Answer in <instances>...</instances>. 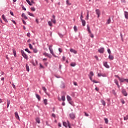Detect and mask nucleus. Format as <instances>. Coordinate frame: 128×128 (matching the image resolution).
Segmentation results:
<instances>
[{
  "mask_svg": "<svg viewBox=\"0 0 128 128\" xmlns=\"http://www.w3.org/2000/svg\"><path fill=\"white\" fill-rule=\"evenodd\" d=\"M52 45H50V46H48V50L50 52V53L52 55V56H54V58H58V56H56L54 52V50L52 49Z\"/></svg>",
  "mask_w": 128,
  "mask_h": 128,
  "instance_id": "obj_1",
  "label": "nucleus"
},
{
  "mask_svg": "<svg viewBox=\"0 0 128 128\" xmlns=\"http://www.w3.org/2000/svg\"><path fill=\"white\" fill-rule=\"evenodd\" d=\"M21 53H22V55L24 57V58L26 60L28 58V56H27V55L26 54V52H24V50H21Z\"/></svg>",
  "mask_w": 128,
  "mask_h": 128,
  "instance_id": "obj_2",
  "label": "nucleus"
},
{
  "mask_svg": "<svg viewBox=\"0 0 128 128\" xmlns=\"http://www.w3.org/2000/svg\"><path fill=\"white\" fill-rule=\"evenodd\" d=\"M62 124L64 126L65 128H67L70 124V122L67 120V122H63Z\"/></svg>",
  "mask_w": 128,
  "mask_h": 128,
  "instance_id": "obj_3",
  "label": "nucleus"
},
{
  "mask_svg": "<svg viewBox=\"0 0 128 128\" xmlns=\"http://www.w3.org/2000/svg\"><path fill=\"white\" fill-rule=\"evenodd\" d=\"M122 93L125 96H128V94L125 89H122Z\"/></svg>",
  "mask_w": 128,
  "mask_h": 128,
  "instance_id": "obj_4",
  "label": "nucleus"
},
{
  "mask_svg": "<svg viewBox=\"0 0 128 128\" xmlns=\"http://www.w3.org/2000/svg\"><path fill=\"white\" fill-rule=\"evenodd\" d=\"M52 18L53 19L51 20V22H53L54 24H56V16L54 15H52Z\"/></svg>",
  "mask_w": 128,
  "mask_h": 128,
  "instance_id": "obj_5",
  "label": "nucleus"
},
{
  "mask_svg": "<svg viewBox=\"0 0 128 128\" xmlns=\"http://www.w3.org/2000/svg\"><path fill=\"white\" fill-rule=\"evenodd\" d=\"M104 48H102L98 49V52L100 54H104Z\"/></svg>",
  "mask_w": 128,
  "mask_h": 128,
  "instance_id": "obj_6",
  "label": "nucleus"
},
{
  "mask_svg": "<svg viewBox=\"0 0 128 128\" xmlns=\"http://www.w3.org/2000/svg\"><path fill=\"white\" fill-rule=\"evenodd\" d=\"M70 117L72 119V120L74 119L75 118H76V114H74V113H73V112L70 114Z\"/></svg>",
  "mask_w": 128,
  "mask_h": 128,
  "instance_id": "obj_7",
  "label": "nucleus"
},
{
  "mask_svg": "<svg viewBox=\"0 0 128 128\" xmlns=\"http://www.w3.org/2000/svg\"><path fill=\"white\" fill-rule=\"evenodd\" d=\"M2 20L5 22L8 23V20L6 18L4 14H2Z\"/></svg>",
  "mask_w": 128,
  "mask_h": 128,
  "instance_id": "obj_8",
  "label": "nucleus"
},
{
  "mask_svg": "<svg viewBox=\"0 0 128 128\" xmlns=\"http://www.w3.org/2000/svg\"><path fill=\"white\" fill-rule=\"evenodd\" d=\"M43 56H47V57H48L50 58H52L50 55V54H49L48 53H46V52L43 53Z\"/></svg>",
  "mask_w": 128,
  "mask_h": 128,
  "instance_id": "obj_9",
  "label": "nucleus"
},
{
  "mask_svg": "<svg viewBox=\"0 0 128 128\" xmlns=\"http://www.w3.org/2000/svg\"><path fill=\"white\" fill-rule=\"evenodd\" d=\"M70 52L75 54H77V51L73 48L70 49Z\"/></svg>",
  "mask_w": 128,
  "mask_h": 128,
  "instance_id": "obj_10",
  "label": "nucleus"
},
{
  "mask_svg": "<svg viewBox=\"0 0 128 128\" xmlns=\"http://www.w3.org/2000/svg\"><path fill=\"white\" fill-rule=\"evenodd\" d=\"M22 17L25 20H27L28 19V17L26 16L24 13H22Z\"/></svg>",
  "mask_w": 128,
  "mask_h": 128,
  "instance_id": "obj_11",
  "label": "nucleus"
},
{
  "mask_svg": "<svg viewBox=\"0 0 128 128\" xmlns=\"http://www.w3.org/2000/svg\"><path fill=\"white\" fill-rule=\"evenodd\" d=\"M114 82H115V84H116L117 85V86L118 88H120V86L118 84V82L117 80L115 79L114 80Z\"/></svg>",
  "mask_w": 128,
  "mask_h": 128,
  "instance_id": "obj_12",
  "label": "nucleus"
},
{
  "mask_svg": "<svg viewBox=\"0 0 128 128\" xmlns=\"http://www.w3.org/2000/svg\"><path fill=\"white\" fill-rule=\"evenodd\" d=\"M12 52H13V54H14V56L15 58H16L17 54H16V50L15 49H14V48H12Z\"/></svg>",
  "mask_w": 128,
  "mask_h": 128,
  "instance_id": "obj_13",
  "label": "nucleus"
},
{
  "mask_svg": "<svg viewBox=\"0 0 128 128\" xmlns=\"http://www.w3.org/2000/svg\"><path fill=\"white\" fill-rule=\"evenodd\" d=\"M124 15L125 18L128 20V12L125 11L124 12Z\"/></svg>",
  "mask_w": 128,
  "mask_h": 128,
  "instance_id": "obj_14",
  "label": "nucleus"
},
{
  "mask_svg": "<svg viewBox=\"0 0 128 128\" xmlns=\"http://www.w3.org/2000/svg\"><path fill=\"white\" fill-rule=\"evenodd\" d=\"M14 116H15V117L16 118L18 119V120L20 119V116L18 114V112H15Z\"/></svg>",
  "mask_w": 128,
  "mask_h": 128,
  "instance_id": "obj_15",
  "label": "nucleus"
},
{
  "mask_svg": "<svg viewBox=\"0 0 128 128\" xmlns=\"http://www.w3.org/2000/svg\"><path fill=\"white\" fill-rule=\"evenodd\" d=\"M81 22L83 26H84L86 24V22L84 20H82Z\"/></svg>",
  "mask_w": 128,
  "mask_h": 128,
  "instance_id": "obj_16",
  "label": "nucleus"
},
{
  "mask_svg": "<svg viewBox=\"0 0 128 128\" xmlns=\"http://www.w3.org/2000/svg\"><path fill=\"white\" fill-rule=\"evenodd\" d=\"M104 66L107 68H110V66L108 65L107 62H105L104 64Z\"/></svg>",
  "mask_w": 128,
  "mask_h": 128,
  "instance_id": "obj_17",
  "label": "nucleus"
},
{
  "mask_svg": "<svg viewBox=\"0 0 128 128\" xmlns=\"http://www.w3.org/2000/svg\"><path fill=\"white\" fill-rule=\"evenodd\" d=\"M118 80H120V82H125V78H118Z\"/></svg>",
  "mask_w": 128,
  "mask_h": 128,
  "instance_id": "obj_18",
  "label": "nucleus"
},
{
  "mask_svg": "<svg viewBox=\"0 0 128 128\" xmlns=\"http://www.w3.org/2000/svg\"><path fill=\"white\" fill-rule=\"evenodd\" d=\"M87 30H88L89 34L92 33V31H91V30L90 29V27L88 25H87Z\"/></svg>",
  "mask_w": 128,
  "mask_h": 128,
  "instance_id": "obj_19",
  "label": "nucleus"
},
{
  "mask_svg": "<svg viewBox=\"0 0 128 128\" xmlns=\"http://www.w3.org/2000/svg\"><path fill=\"white\" fill-rule=\"evenodd\" d=\"M66 98H67V100L68 102H71L72 98L70 96L68 95Z\"/></svg>",
  "mask_w": 128,
  "mask_h": 128,
  "instance_id": "obj_20",
  "label": "nucleus"
},
{
  "mask_svg": "<svg viewBox=\"0 0 128 128\" xmlns=\"http://www.w3.org/2000/svg\"><path fill=\"white\" fill-rule=\"evenodd\" d=\"M108 58H109V59H110V60H114V56H112V55H110V54L109 55Z\"/></svg>",
  "mask_w": 128,
  "mask_h": 128,
  "instance_id": "obj_21",
  "label": "nucleus"
},
{
  "mask_svg": "<svg viewBox=\"0 0 128 128\" xmlns=\"http://www.w3.org/2000/svg\"><path fill=\"white\" fill-rule=\"evenodd\" d=\"M100 102H101L102 104L104 106L106 104L105 101L104 100H101Z\"/></svg>",
  "mask_w": 128,
  "mask_h": 128,
  "instance_id": "obj_22",
  "label": "nucleus"
},
{
  "mask_svg": "<svg viewBox=\"0 0 128 128\" xmlns=\"http://www.w3.org/2000/svg\"><path fill=\"white\" fill-rule=\"evenodd\" d=\"M26 71L28 72L30 71V68H29V66L27 64H26Z\"/></svg>",
  "mask_w": 128,
  "mask_h": 128,
  "instance_id": "obj_23",
  "label": "nucleus"
},
{
  "mask_svg": "<svg viewBox=\"0 0 128 128\" xmlns=\"http://www.w3.org/2000/svg\"><path fill=\"white\" fill-rule=\"evenodd\" d=\"M10 104V100H7V108H8L9 107Z\"/></svg>",
  "mask_w": 128,
  "mask_h": 128,
  "instance_id": "obj_24",
  "label": "nucleus"
},
{
  "mask_svg": "<svg viewBox=\"0 0 128 128\" xmlns=\"http://www.w3.org/2000/svg\"><path fill=\"white\" fill-rule=\"evenodd\" d=\"M28 15H29L30 16H32V17H34V16L33 14L30 13L29 12H28Z\"/></svg>",
  "mask_w": 128,
  "mask_h": 128,
  "instance_id": "obj_25",
  "label": "nucleus"
},
{
  "mask_svg": "<svg viewBox=\"0 0 128 128\" xmlns=\"http://www.w3.org/2000/svg\"><path fill=\"white\" fill-rule=\"evenodd\" d=\"M94 74L92 72H90V74L88 75V76H92V77L94 76Z\"/></svg>",
  "mask_w": 128,
  "mask_h": 128,
  "instance_id": "obj_26",
  "label": "nucleus"
},
{
  "mask_svg": "<svg viewBox=\"0 0 128 128\" xmlns=\"http://www.w3.org/2000/svg\"><path fill=\"white\" fill-rule=\"evenodd\" d=\"M34 52L35 54H37L38 52V50L36 48H33Z\"/></svg>",
  "mask_w": 128,
  "mask_h": 128,
  "instance_id": "obj_27",
  "label": "nucleus"
},
{
  "mask_svg": "<svg viewBox=\"0 0 128 128\" xmlns=\"http://www.w3.org/2000/svg\"><path fill=\"white\" fill-rule=\"evenodd\" d=\"M36 97L38 100H40V97L38 94H36Z\"/></svg>",
  "mask_w": 128,
  "mask_h": 128,
  "instance_id": "obj_28",
  "label": "nucleus"
},
{
  "mask_svg": "<svg viewBox=\"0 0 128 128\" xmlns=\"http://www.w3.org/2000/svg\"><path fill=\"white\" fill-rule=\"evenodd\" d=\"M48 24L50 26H52V22L51 21H48Z\"/></svg>",
  "mask_w": 128,
  "mask_h": 128,
  "instance_id": "obj_29",
  "label": "nucleus"
},
{
  "mask_svg": "<svg viewBox=\"0 0 128 128\" xmlns=\"http://www.w3.org/2000/svg\"><path fill=\"white\" fill-rule=\"evenodd\" d=\"M42 90H44V92L46 93V89L44 86H42Z\"/></svg>",
  "mask_w": 128,
  "mask_h": 128,
  "instance_id": "obj_30",
  "label": "nucleus"
},
{
  "mask_svg": "<svg viewBox=\"0 0 128 128\" xmlns=\"http://www.w3.org/2000/svg\"><path fill=\"white\" fill-rule=\"evenodd\" d=\"M25 51L30 54H31L30 51L28 48L25 49Z\"/></svg>",
  "mask_w": 128,
  "mask_h": 128,
  "instance_id": "obj_31",
  "label": "nucleus"
},
{
  "mask_svg": "<svg viewBox=\"0 0 128 128\" xmlns=\"http://www.w3.org/2000/svg\"><path fill=\"white\" fill-rule=\"evenodd\" d=\"M76 66V64L75 62H72V63H71V64H70V66H71L74 67V66Z\"/></svg>",
  "mask_w": 128,
  "mask_h": 128,
  "instance_id": "obj_32",
  "label": "nucleus"
},
{
  "mask_svg": "<svg viewBox=\"0 0 128 128\" xmlns=\"http://www.w3.org/2000/svg\"><path fill=\"white\" fill-rule=\"evenodd\" d=\"M60 88H65V85L64 84H62L61 85H60Z\"/></svg>",
  "mask_w": 128,
  "mask_h": 128,
  "instance_id": "obj_33",
  "label": "nucleus"
},
{
  "mask_svg": "<svg viewBox=\"0 0 128 128\" xmlns=\"http://www.w3.org/2000/svg\"><path fill=\"white\" fill-rule=\"evenodd\" d=\"M44 104L45 105H47L48 104V100L47 99H44Z\"/></svg>",
  "mask_w": 128,
  "mask_h": 128,
  "instance_id": "obj_34",
  "label": "nucleus"
},
{
  "mask_svg": "<svg viewBox=\"0 0 128 128\" xmlns=\"http://www.w3.org/2000/svg\"><path fill=\"white\" fill-rule=\"evenodd\" d=\"M88 19H89V12H87V15H86V20H88Z\"/></svg>",
  "mask_w": 128,
  "mask_h": 128,
  "instance_id": "obj_35",
  "label": "nucleus"
},
{
  "mask_svg": "<svg viewBox=\"0 0 128 128\" xmlns=\"http://www.w3.org/2000/svg\"><path fill=\"white\" fill-rule=\"evenodd\" d=\"M36 122H38V124H40V119L38 118H36Z\"/></svg>",
  "mask_w": 128,
  "mask_h": 128,
  "instance_id": "obj_36",
  "label": "nucleus"
},
{
  "mask_svg": "<svg viewBox=\"0 0 128 128\" xmlns=\"http://www.w3.org/2000/svg\"><path fill=\"white\" fill-rule=\"evenodd\" d=\"M96 14L97 15H100V10H96Z\"/></svg>",
  "mask_w": 128,
  "mask_h": 128,
  "instance_id": "obj_37",
  "label": "nucleus"
},
{
  "mask_svg": "<svg viewBox=\"0 0 128 128\" xmlns=\"http://www.w3.org/2000/svg\"><path fill=\"white\" fill-rule=\"evenodd\" d=\"M74 32H76L78 31V28L76 26H74Z\"/></svg>",
  "mask_w": 128,
  "mask_h": 128,
  "instance_id": "obj_38",
  "label": "nucleus"
},
{
  "mask_svg": "<svg viewBox=\"0 0 128 128\" xmlns=\"http://www.w3.org/2000/svg\"><path fill=\"white\" fill-rule=\"evenodd\" d=\"M58 36H60V38H62L64 37V35L60 33H58Z\"/></svg>",
  "mask_w": 128,
  "mask_h": 128,
  "instance_id": "obj_39",
  "label": "nucleus"
},
{
  "mask_svg": "<svg viewBox=\"0 0 128 128\" xmlns=\"http://www.w3.org/2000/svg\"><path fill=\"white\" fill-rule=\"evenodd\" d=\"M104 120H105V122L106 124H108V118H104Z\"/></svg>",
  "mask_w": 128,
  "mask_h": 128,
  "instance_id": "obj_40",
  "label": "nucleus"
},
{
  "mask_svg": "<svg viewBox=\"0 0 128 128\" xmlns=\"http://www.w3.org/2000/svg\"><path fill=\"white\" fill-rule=\"evenodd\" d=\"M83 18H84V16H82V13H81L80 16V20H83V19H82Z\"/></svg>",
  "mask_w": 128,
  "mask_h": 128,
  "instance_id": "obj_41",
  "label": "nucleus"
},
{
  "mask_svg": "<svg viewBox=\"0 0 128 128\" xmlns=\"http://www.w3.org/2000/svg\"><path fill=\"white\" fill-rule=\"evenodd\" d=\"M66 4L68 5H69V6H70V5L72 4L70 3L69 2V0H67L66 1Z\"/></svg>",
  "mask_w": 128,
  "mask_h": 128,
  "instance_id": "obj_42",
  "label": "nucleus"
},
{
  "mask_svg": "<svg viewBox=\"0 0 128 128\" xmlns=\"http://www.w3.org/2000/svg\"><path fill=\"white\" fill-rule=\"evenodd\" d=\"M29 48H30V50H33L34 49L33 48H32V45L30 44H29Z\"/></svg>",
  "mask_w": 128,
  "mask_h": 128,
  "instance_id": "obj_43",
  "label": "nucleus"
},
{
  "mask_svg": "<svg viewBox=\"0 0 128 128\" xmlns=\"http://www.w3.org/2000/svg\"><path fill=\"white\" fill-rule=\"evenodd\" d=\"M22 20L24 24H26V22L24 20L22 19Z\"/></svg>",
  "mask_w": 128,
  "mask_h": 128,
  "instance_id": "obj_44",
  "label": "nucleus"
},
{
  "mask_svg": "<svg viewBox=\"0 0 128 128\" xmlns=\"http://www.w3.org/2000/svg\"><path fill=\"white\" fill-rule=\"evenodd\" d=\"M26 2L28 3V4L30 6H32V4H30V2L29 0H26Z\"/></svg>",
  "mask_w": 128,
  "mask_h": 128,
  "instance_id": "obj_45",
  "label": "nucleus"
},
{
  "mask_svg": "<svg viewBox=\"0 0 128 128\" xmlns=\"http://www.w3.org/2000/svg\"><path fill=\"white\" fill-rule=\"evenodd\" d=\"M30 8L32 12H35L36 8L34 7H32Z\"/></svg>",
  "mask_w": 128,
  "mask_h": 128,
  "instance_id": "obj_46",
  "label": "nucleus"
},
{
  "mask_svg": "<svg viewBox=\"0 0 128 128\" xmlns=\"http://www.w3.org/2000/svg\"><path fill=\"white\" fill-rule=\"evenodd\" d=\"M111 22V20L110 18L108 20V22H107V24H110Z\"/></svg>",
  "mask_w": 128,
  "mask_h": 128,
  "instance_id": "obj_47",
  "label": "nucleus"
},
{
  "mask_svg": "<svg viewBox=\"0 0 128 128\" xmlns=\"http://www.w3.org/2000/svg\"><path fill=\"white\" fill-rule=\"evenodd\" d=\"M62 101H65V96H62Z\"/></svg>",
  "mask_w": 128,
  "mask_h": 128,
  "instance_id": "obj_48",
  "label": "nucleus"
},
{
  "mask_svg": "<svg viewBox=\"0 0 128 128\" xmlns=\"http://www.w3.org/2000/svg\"><path fill=\"white\" fill-rule=\"evenodd\" d=\"M90 34V37H91L92 38H94V34H92V32H91V34Z\"/></svg>",
  "mask_w": 128,
  "mask_h": 128,
  "instance_id": "obj_49",
  "label": "nucleus"
},
{
  "mask_svg": "<svg viewBox=\"0 0 128 128\" xmlns=\"http://www.w3.org/2000/svg\"><path fill=\"white\" fill-rule=\"evenodd\" d=\"M124 120H128V116H126V117L124 118Z\"/></svg>",
  "mask_w": 128,
  "mask_h": 128,
  "instance_id": "obj_50",
  "label": "nucleus"
},
{
  "mask_svg": "<svg viewBox=\"0 0 128 128\" xmlns=\"http://www.w3.org/2000/svg\"><path fill=\"white\" fill-rule=\"evenodd\" d=\"M108 53L109 55L111 54V51L110 49L108 50Z\"/></svg>",
  "mask_w": 128,
  "mask_h": 128,
  "instance_id": "obj_51",
  "label": "nucleus"
},
{
  "mask_svg": "<svg viewBox=\"0 0 128 128\" xmlns=\"http://www.w3.org/2000/svg\"><path fill=\"white\" fill-rule=\"evenodd\" d=\"M58 50H59V52L60 53H62V49L60 48H58Z\"/></svg>",
  "mask_w": 128,
  "mask_h": 128,
  "instance_id": "obj_52",
  "label": "nucleus"
},
{
  "mask_svg": "<svg viewBox=\"0 0 128 128\" xmlns=\"http://www.w3.org/2000/svg\"><path fill=\"white\" fill-rule=\"evenodd\" d=\"M89 76V78L90 79V80L92 81V82H93L94 80H92V76Z\"/></svg>",
  "mask_w": 128,
  "mask_h": 128,
  "instance_id": "obj_53",
  "label": "nucleus"
},
{
  "mask_svg": "<svg viewBox=\"0 0 128 128\" xmlns=\"http://www.w3.org/2000/svg\"><path fill=\"white\" fill-rule=\"evenodd\" d=\"M10 14L12 16H14V14L12 12H10Z\"/></svg>",
  "mask_w": 128,
  "mask_h": 128,
  "instance_id": "obj_54",
  "label": "nucleus"
},
{
  "mask_svg": "<svg viewBox=\"0 0 128 128\" xmlns=\"http://www.w3.org/2000/svg\"><path fill=\"white\" fill-rule=\"evenodd\" d=\"M12 22L14 24H16V22L14 20H12Z\"/></svg>",
  "mask_w": 128,
  "mask_h": 128,
  "instance_id": "obj_55",
  "label": "nucleus"
},
{
  "mask_svg": "<svg viewBox=\"0 0 128 128\" xmlns=\"http://www.w3.org/2000/svg\"><path fill=\"white\" fill-rule=\"evenodd\" d=\"M3 74H4V72L2 71H0V76H2Z\"/></svg>",
  "mask_w": 128,
  "mask_h": 128,
  "instance_id": "obj_56",
  "label": "nucleus"
},
{
  "mask_svg": "<svg viewBox=\"0 0 128 128\" xmlns=\"http://www.w3.org/2000/svg\"><path fill=\"white\" fill-rule=\"evenodd\" d=\"M98 77L102 76V74L101 73H98Z\"/></svg>",
  "mask_w": 128,
  "mask_h": 128,
  "instance_id": "obj_57",
  "label": "nucleus"
},
{
  "mask_svg": "<svg viewBox=\"0 0 128 128\" xmlns=\"http://www.w3.org/2000/svg\"><path fill=\"white\" fill-rule=\"evenodd\" d=\"M52 116L54 118L56 117V115L54 114H52Z\"/></svg>",
  "mask_w": 128,
  "mask_h": 128,
  "instance_id": "obj_58",
  "label": "nucleus"
},
{
  "mask_svg": "<svg viewBox=\"0 0 128 128\" xmlns=\"http://www.w3.org/2000/svg\"><path fill=\"white\" fill-rule=\"evenodd\" d=\"M102 76L106 77V74H102Z\"/></svg>",
  "mask_w": 128,
  "mask_h": 128,
  "instance_id": "obj_59",
  "label": "nucleus"
},
{
  "mask_svg": "<svg viewBox=\"0 0 128 128\" xmlns=\"http://www.w3.org/2000/svg\"><path fill=\"white\" fill-rule=\"evenodd\" d=\"M40 67L41 68H44V67L42 66V64H40Z\"/></svg>",
  "mask_w": 128,
  "mask_h": 128,
  "instance_id": "obj_60",
  "label": "nucleus"
},
{
  "mask_svg": "<svg viewBox=\"0 0 128 128\" xmlns=\"http://www.w3.org/2000/svg\"><path fill=\"white\" fill-rule=\"evenodd\" d=\"M84 115L86 116H89V114H88L86 112H84Z\"/></svg>",
  "mask_w": 128,
  "mask_h": 128,
  "instance_id": "obj_61",
  "label": "nucleus"
},
{
  "mask_svg": "<svg viewBox=\"0 0 128 128\" xmlns=\"http://www.w3.org/2000/svg\"><path fill=\"white\" fill-rule=\"evenodd\" d=\"M27 36H28V37H30V32L28 33Z\"/></svg>",
  "mask_w": 128,
  "mask_h": 128,
  "instance_id": "obj_62",
  "label": "nucleus"
},
{
  "mask_svg": "<svg viewBox=\"0 0 128 128\" xmlns=\"http://www.w3.org/2000/svg\"><path fill=\"white\" fill-rule=\"evenodd\" d=\"M74 86H78L77 82H74Z\"/></svg>",
  "mask_w": 128,
  "mask_h": 128,
  "instance_id": "obj_63",
  "label": "nucleus"
},
{
  "mask_svg": "<svg viewBox=\"0 0 128 128\" xmlns=\"http://www.w3.org/2000/svg\"><path fill=\"white\" fill-rule=\"evenodd\" d=\"M124 82H128V78H126Z\"/></svg>",
  "mask_w": 128,
  "mask_h": 128,
  "instance_id": "obj_64",
  "label": "nucleus"
}]
</instances>
